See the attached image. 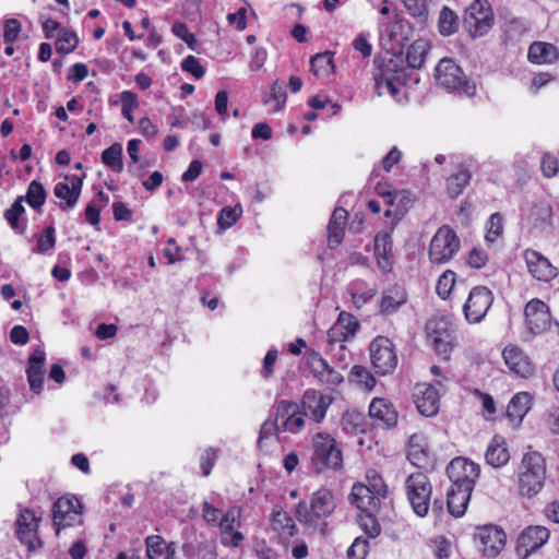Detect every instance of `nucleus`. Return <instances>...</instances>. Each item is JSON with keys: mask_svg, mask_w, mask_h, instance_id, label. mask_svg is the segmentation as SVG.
<instances>
[{"mask_svg": "<svg viewBox=\"0 0 559 559\" xmlns=\"http://www.w3.org/2000/svg\"><path fill=\"white\" fill-rule=\"evenodd\" d=\"M369 551V542L366 538L357 537L347 550L348 559H366Z\"/></svg>", "mask_w": 559, "mask_h": 559, "instance_id": "nucleus-54", "label": "nucleus"}, {"mask_svg": "<svg viewBox=\"0 0 559 559\" xmlns=\"http://www.w3.org/2000/svg\"><path fill=\"white\" fill-rule=\"evenodd\" d=\"M242 209L241 206L235 205L234 207H223L219 211L218 217H217V224L221 229H227L231 227L241 216Z\"/></svg>", "mask_w": 559, "mask_h": 559, "instance_id": "nucleus-42", "label": "nucleus"}, {"mask_svg": "<svg viewBox=\"0 0 559 559\" xmlns=\"http://www.w3.org/2000/svg\"><path fill=\"white\" fill-rule=\"evenodd\" d=\"M102 162L110 167L114 171L120 173L123 168L122 164V145L115 143L102 153Z\"/></svg>", "mask_w": 559, "mask_h": 559, "instance_id": "nucleus-39", "label": "nucleus"}, {"mask_svg": "<svg viewBox=\"0 0 559 559\" xmlns=\"http://www.w3.org/2000/svg\"><path fill=\"white\" fill-rule=\"evenodd\" d=\"M493 302V294L486 286H475L468 294L463 311L469 323H479Z\"/></svg>", "mask_w": 559, "mask_h": 559, "instance_id": "nucleus-11", "label": "nucleus"}, {"mask_svg": "<svg viewBox=\"0 0 559 559\" xmlns=\"http://www.w3.org/2000/svg\"><path fill=\"white\" fill-rule=\"evenodd\" d=\"M426 329L436 353L448 359L454 346L451 322L444 317H436L428 321Z\"/></svg>", "mask_w": 559, "mask_h": 559, "instance_id": "nucleus-10", "label": "nucleus"}, {"mask_svg": "<svg viewBox=\"0 0 559 559\" xmlns=\"http://www.w3.org/2000/svg\"><path fill=\"white\" fill-rule=\"evenodd\" d=\"M418 412L426 417L435 416L440 408V395L436 386L427 383L417 384L413 393Z\"/></svg>", "mask_w": 559, "mask_h": 559, "instance_id": "nucleus-14", "label": "nucleus"}, {"mask_svg": "<svg viewBox=\"0 0 559 559\" xmlns=\"http://www.w3.org/2000/svg\"><path fill=\"white\" fill-rule=\"evenodd\" d=\"M435 80L445 90L457 91L469 97L476 94L474 82L466 78L461 67L452 59L443 58L438 62L435 69Z\"/></svg>", "mask_w": 559, "mask_h": 559, "instance_id": "nucleus-3", "label": "nucleus"}, {"mask_svg": "<svg viewBox=\"0 0 559 559\" xmlns=\"http://www.w3.org/2000/svg\"><path fill=\"white\" fill-rule=\"evenodd\" d=\"M350 377L358 383L365 384L367 389H372L376 385V379L370 371L362 366L356 365L350 370Z\"/></svg>", "mask_w": 559, "mask_h": 559, "instance_id": "nucleus-51", "label": "nucleus"}, {"mask_svg": "<svg viewBox=\"0 0 559 559\" xmlns=\"http://www.w3.org/2000/svg\"><path fill=\"white\" fill-rule=\"evenodd\" d=\"M21 32V23L16 19H8L3 25V39L7 44L13 43Z\"/></svg>", "mask_w": 559, "mask_h": 559, "instance_id": "nucleus-60", "label": "nucleus"}, {"mask_svg": "<svg viewBox=\"0 0 559 559\" xmlns=\"http://www.w3.org/2000/svg\"><path fill=\"white\" fill-rule=\"evenodd\" d=\"M286 98L287 94L285 90V84L281 81H275L271 85L270 97H264L263 103L267 104L270 99L275 100L276 107L274 108V111H278L285 105Z\"/></svg>", "mask_w": 559, "mask_h": 559, "instance_id": "nucleus-48", "label": "nucleus"}, {"mask_svg": "<svg viewBox=\"0 0 559 559\" xmlns=\"http://www.w3.org/2000/svg\"><path fill=\"white\" fill-rule=\"evenodd\" d=\"M76 508H82L76 498L61 497L55 502L52 519L57 534L60 533V524H63L67 516Z\"/></svg>", "mask_w": 559, "mask_h": 559, "instance_id": "nucleus-31", "label": "nucleus"}, {"mask_svg": "<svg viewBox=\"0 0 559 559\" xmlns=\"http://www.w3.org/2000/svg\"><path fill=\"white\" fill-rule=\"evenodd\" d=\"M181 69L185 72L192 74L195 79L203 78L205 71L200 61L192 55L186 57L181 63Z\"/></svg>", "mask_w": 559, "mask_h": 559, "instance_id": "nucleus-58", "label": "nucleus"}, {"mask_svg": "<svg viewBox=\"0 0 559 559\" xmlns=\"http://www.w3.org/2000/svg\"><path fill=\"white\" fill-rule=\"evenodd\" d=\"M406 81L404 70H399L396 62L390 59L381 75L376 78V86L379 90V95H381V90L385 87L392 96H395L400 92L399 85H405Z\"/></svg>", "mask_w": 559, "mask_h": 559, "instance_id": "nucleus-17", "label": "nucleus"}, {"mask_svg": "<svg viewBox=\"0 0 559 559\" xmlns=\"http://www.w3.org/2000/svg\"><path fill=\"white\" fill-rule=\"evenodd\" d=\"M299 405L289 401H280L276 404V413L274 421L286 423L295 413H298Z\"/></svg>", "mask_w": 559, "mask_h": 559, "instance_id": "nucleus-47", "label": "nucleus"}, {"mask_svg": "<svg viewBox=\"0 0 559 559\" xmlns=\"http://www.w3.org/2000/svg\"><path fill=\"white\" fill-rule=\"evenodd\" d=\"M330 405V399L316 390L305 392L301 406L305 416H310L314 421H321L326 414Z\"/></svg>", "mask_w": 559, "mask_h": 559, "instance_id": "nucleus-18", "label": "nucleus"}, {"mask_svg": "<svg viewBox=\"0 0 559 559\" xmlns=\"http://www.w3.org/2000/svg\"><path fill=\"white\" fill-rule=\"evenodd\" d=\"M461 241L456 233L448 225H443L433 235L428 250L432 264L448 263L460 250Z\"/></svg>", "mask_w": 559, "mask_h": 559, "instance_id": "nucleus-5", "label": "nucleus"}, {"mask_svg": "<svg viewBox=\"0 0 559 559\" xmlns=\"http://www.w3.org/2000/svg\"><path fill=\"white\" fill-rule=\"evenodd\" d=\"M475 538L479 540L484 555L493 558L500 554L507 543V534L497 525H484L477 528Z\"/></svg>", "mask_w": 559, "mask_h": 559, "instance_id": "nucleus-13", "label": "nucleus"}, {"mask_svg": "<svg viewBox=\"0 0 559 559\" xmlns=\"http://www.w3.org/2000/svg\"><path fill=\"white\" fill-rule=\"evenodd\" d=\"M216 457H217V454H216V452L212 448L206 449L201 454L200 464H201L202 475L203 476H209L210 475V473H211V471H212V468L214 466Z\"/></svg>", "mask_w": 559, "mask_h": 559, "instance_id": "nucleus-64", "label": "nucleus"}, {"mask_svg": "<svg viewBox=\"0 0 559 559\" xmlns=\"http://www.w3.org/2000/svg\"><path fill=\"white\" fill-rule=\"evenodd\" d=\"M367 478L369 480V485H367L368 489L378 495L380 498L385 497L386 486L383 483L382 477L374 471H371L367 474Z\"/></svg>", "mask_w": 559, "mask_h": 559, "instance_id": "nucleus-61", "label": "nucleus"}, {"mask_svg": "<svg viewBox=\"0 0 559 559\" xmlns=\"http://www.w3.org/2000/svg\"><path fill=\"white\" fill-rule=\"evenodd\" d=\"M523 255L527 270L534 278L549 282L558 275V269L542 253L533 249H526Z\"/></svg>", "mask_w": 559, "mask_h": 559, "instance_id": "nucleus-15", "label": "nucleus"}, {"mask_svg": "<svg viewBox=\"0 0 559 559\" xmlns=\"http://www.w3.org/2000/svg\"><path fill=\"white\" fill-rule=\"evenodd\" d=\"M492 11L486 0H475L465 9L463 24L472 37H480L489 32L492 25Z\"/></svg>", "mask_w": 559, "mask_h": 559, "instance_id": "nucleus-8", "label": "nucleus"}, {"mask_svg": "<svg viewBox=\"0 0 559 559\" xmlns=\"http://www.w3.org/2000/svg\"><path fill=\"white\" fill-rule=\"evenodd\" d=\"M550 532L545 526H528L518 538L516 552L522 558H527L531 554L543 547L549 539Z\"/></svg>", "mask_w": 559, "mask_h": 559, "instance_id": "nucleus-12", "label": "nucleus"}, {"mask_svg": "<svg viewBox=\"0 0 559 559\" xmlns=\"http://www.w3.org/2000/svg\"><path fill=\"white\" fill-rule=\"evenodd\" d=\"M359 328L357 319L345 311L338 314L336 323L328 331L330 343L343 342L354 336Z\"/></svg>", "mask_w": 559, "mask_h": 559, "instance_id": "nucleus-21", "label": "nucleus"}, {"mask_svg": "<svg viewBox=\"0 0 559 559\" xmlns=\"http://www.w3.org/2000/svg\"><path fill=\"white\" fill-rule=\"evenodd\" d=\"M16 536L29 550H34L36 548L35 543L40 545V540L37 538V527L16 528Z\"/></svg>", "mask_w": 559, "mask_h": 559, "instance_id": "nucleus-55", "label": "nucleus"}, {"mask_svg": "<svg viewBox=\"0 0 559 559\" xmlns=\"http://www.w3.org/2000/svg\"><path fill=\"white\" fill-rule=\"evenodd\" d=\"M370 359L380 376L392 373L397 366V355L393 343L385 336H377L369 346Z\"/></svg>", "mask_w": 559, "mask_h": 559, "instance_id": "nucleus-9", "label": "nucleus"}, {"mask_svg": "<svg viewBox=\"0 0 559 559\" xmlns=\"http://www.w3.org/2000/svg\"><path fill=\"white\" fill-rule=\"evenodd\" d=\"M486 226V239L493 242L502 234V216L499 213L491 214Z\"/></svg>", "mask_w": 559, "mask_h": 559, "instance_id": "nucleus-52", "label": "nucleus"}, {"mask_svg": "<svg viewBox=\"0 0 559 559\" xmlns=\"http://www.w3.org/2000/svg\"><path fill=\"white\" fill-rule=\"evenodd\" d=\"M438 29L444 37L453 35L459 29V16L448 7H443L440 11Z\"/></svg>", "mask_w": 559, "mask_h": 559, "instance_id": "nucleus-36", "label": "nucleus"}, {"mask_svg": "<svg viewBox=\"0 0 559 559\" xmlns=\"http://www.w3.org/2000/svg\"><path fill=\"white\" fill-rule=\"evenodd\" d=\"M552 217L551 206L547 202H537L528 211L525 216L526 223L537 229L550 224Z\"/></svg>", "mask_w": 559, "mask_h": 559, "instance_id": "nucleus-28", "label": "nucleus"}, {"mask_svg": "<svg viewBox=\"0 0 559 559\" xmlns=\"http://www.w3.org/2000/svg\"><path fill=\"white\" fill-rule=\"evenodd\" d=\"M239 511L233 508L228 510L218 522L223 537L226 539L227 536H230V544L233 546H238L239 542L243 538L241 533L235 531L236 526L239 525L237 521Z\"/></svg>", "mask_w": 559, "mask_h": 559, "instance_id": "nucleus-30", "label": "nucleus"}, {"mask_svg": "<svg viewBox=\"0 0 559 559\" xmlns=\"http://www.w3.org/2000/svg\"><path fill=\"white\" fill-rule=\"evenodd\" d=\"M404 302L405 298L403 295H399L396 297L391 295H383L380 305L381 313L391 314L395 312Z\"/></svg>", "mask_w": 559, "mask_h": 559, "instance_id": "nucleus-56", "label": "nucleus"}, {"mask_svg": "<svg viewBox=\"0 0 559 559\" xmlns=\"http://www.w3.org/2000/svg\"><path fill=\"white\" fill-rule=\"evenodd\" d=\"M540 167L543 175L547 178H551L558 171V159L550 154H545L542 157Z\"/></svg>", "mask_w": 559, "mask_h": 559, "instance_id": "nucleus-63", "label": "nucleus"}, {"mask_svg": "<svg viewBox=\"0 0 559 559\" xmlns=\"http://www.w3.org/2000/svg\"><path fill=\"white\" fill-rule=\"evenodd\" d=\"M335 500L333 493L328 489H319L310 498V507L305 501L296 506V516L300 523L309 527H319L325 535L328 524L323 521L335 510Z\"/></svg>", "mask_w": 559, "mask_h": 559, "instance_id": "nucleus-1", "label": "nucleus"}, {"mask_svg": "<svg viewBox=\"0 0 559 559\" xmlns=\"http://www.w3.org/2000/svg\"><path fill=\"white\" fill-rule=\"evenodd\" d=\"M53 193L57 198L66 200V205L69 207H73L79 200V192L73 191L67 182H58Z\"/></svg>", "mask_w": 559, "mask_h": 559, "instance_id": "nucleus-49", "label": "nucleus"}, {"mask_svg": "<svg viewBox=\"0 0 559 559\" xmlns=\"http://www.w3.org/2000/svg\"><path fill=\"white\" fill-rule=\"evenodd\" d=\"M120 100L122 104V116L130 122H133V117L131 114L138 107V96L133 92L123 91L120 95Z\"/></svg>", "mask_w": 559, "mask_h": 559, "instance_id": "nucleus-50", "label": "nucleus"}, {"mask_svg": "<svg viewBox=\"0 0 559 559\" xmlns=\"http://www.w3.org/2000/svg\"><path fill=\"white\" fill-rule=\"evenodd\" d=\"M526 324L533 334H539L550 324V311L548 306L539 300L532 299L525 306Z\"/></svg>", "mask_w": 559, "mask_h": 559, "instance_id": "nucleus-16", "label": "nucleus"}, {"mask_svg": "<svg viewBox=\"0 0 559 559\" xmlns=\"http://www.w3.org/2000/svg\"><path fill=\"white\" fill-rule=\"evenodd\" d=\"M407 12L414 17L426 19L427 2L426 0H402Z\"/></svg>", "mask_w": 559, "mask_h": 559, "instance_id": "nucleus-59", "label": "nucleus"}, {"mask_svg": "<svg viewBox=\"0 0 559 559\" xmlns=\"http://www.w3.org/2000/svg\"><path fill=\"white\" fill-rule=\"evenodd\" d=\"M272 524L274 530L281 531L283 534L294 536V520L285 511H276L273 513Z\"/></svg>", "mask_w": 559, "mask_h": 559, "instance_id": "nucleus-44", "label": "nucleus"}, {"mask_svg": "<svg viewBox=\"0 0 559 559\" xmlns=\"http://www.w3.org/2000/svg\"><path fill=\"white\" fill-rule=\"evenodd\" d=\"M349 500L361 511L376 510L380 503V497L362 484L353 486Z\"/></svg>", "mask_w": 559, "mask_h": 559, "instance_id": "nucleus-25", "label": "nucleus"}, {"mask_svg": "<svg viewBox=\"0 0 559 559\" xmlns=\"http://www.w3.org/2000/svg\"><path fill=\"white\" fill-rule=\"evenodd\" d=\"M46 190L39 181L33 180L28 185L25 200L31 207L34 210L40 209L46 201Z\"/></svg>", "mask_w": 559, "mask_h": 559, "instance_id": "nucleus-40", "label": "nucleus"}, {"mask_svg": "<svg viewBox=\"0 0 559 559\" xmlns=\"http://www.w3.org/2000/svg\"><path fill=\"white\" fill-rule=\"evenodd\" d=\"M527 57L533 63H550L557 58V49L551 44L535 41L530 46Z\"/></svg>", "mask_w": 559, "mask_h": 559, "instance_id": "nucleus-32", "label": "nucleus"}, {"mask_svg": "<svg viewBox=\"0 0 559 559\" xmlns=\"http://www.w3.org/2000/svg\"><path fill=\"white\" fill-rule=\"evenodd\" d=\"M55 231V227L50 225L46 227L43 235H37V245L33 252L44 254L52 250L56 245Z\"/></svg>", "mask_w": 559, "mask_h": 559, "instance_id": "nucleus-43", "label": "nucleus"}, {"mask_svg": "<svg viewBox=\"0 0 559 559\" xmlns=\"http://www.w3.org/2000/svg\"><path fill=\"white\" fill-rule=\"evenodd\" d=\"M171 31L175 36L182 39L190 49L194 50V46L197 44L195 36L189 32L187 25L181 22H175L173 24Z\"/></svg>", "mask_w": 559, "mask_h": 559, "instance_id": "nucleus-57", "label": "nucleus"}, {"mask_svg": "<svg viewBox=\"0 0 559 559\" xmlns=\"http://www.w3.org/2000/svg\"><path fill=\"white\" fill-rule=\"evenodd\" d=\"M147 559H169L176 555V544L169 543L159 535H150L145 538Z\"/></svg>", "mask_w": 559, "mask_h": 559, "instance_id": "nucleus-24", "label": "nucleus"}, {"mask_svg": "<svg viewBox=\"0 0 559 559\" xmlns=\"http://www.w3.org/2000/svg\"><path fill=\"white\" fill-rule=\"evenodd\" d=\"M546 461L537 451H530L522 457L519 467V490L521 495L533 497L544 486L546 478Z\"/></svg>", "mask_w": 559, "mask_h": 559, "instance_id": "nucleus-2", "label": "nucleus"}, {"mask_svg": "<svg viewBox=\"0 0 559 559\" xmlns=\"http://www.w3.org/2000/svg\"><path fill=\"white\" fill-rule=\"evenodd\" d=\"M407 459L413 465L419 468H428L431 465L428 443L424 435L414 433L409 437L407 444Z\"/></svg>", "mask_w": 559, "mask_h": 559, "instance_id": "nucleus-19", "label": "nucleus"}, {"mask_svg": "<svg viewBox=\"0 0 559 559\" xmlns=\"http://www.w3.org/2000/svg\"><path fill=\"white\" fill-rule=\"evenodd\" d=\"M468 501L469 498L466 496L448 492V509L455 518L462 516L465 513Z\"/></svg>", "mask_w": 559, "mask_h": 559, "instance_id": "nucleus-45", "label": "nucleus"}, {"mask_svg": "<svg viewBox=\"0 0 559 559\" xmlns=\"http://www.w3.org/2000/svg\"><path fill=\"white\" fill-rule=\"evenodd\" d=\"M313 453L311 456L312 463L317 472L325 468H340L342 466L343 456L342 451L337 445L335 439L326 433H317L313 437Z\"/></svg>", "mask_w": 559, "mask_h": 559, "instance_id": "nucleus-6", "label": "nucleus"}, {"mask_svg": "<svg viewBox=\"0 0 559 559\" xmlns=\"http://www.w3.org/2000/svg\"><path fill=\"white\" fill-rule=\"evenodd\" d=\"M369 415L386 427H393L397 423V412L385 399H373L369 405Z\"/></svg>", "mask_w": 559, "mask_h": 559, "instance_id": "nucleus-23", "label": "nucleus"}, {"mask_svg": "<svg viewBox=\"0 0 559 559\" xmlns=\"http://www.w3.org/2000/svg\"><path fill=\"white\" fill-rule=\"evenodd\" d=\"M310 69L316 75H328L334 70L333 52L317 53L310 60Z\"/></svg>", "mask_w": 559, "mask_h": 559, "instance_id": "nucleus-37", "label": "nucleus"}, {"mask_svg": "<svg viewBox=\"0 0 559 559\" xmlns=\"http://www.w3.org/2000/svg\"><path fill=\"white\" fill-rule=\"evenodd\" d=\"M281 424L274 420H265L260 429L258 445L262 449L265 444V441L273 436H276L277 432H283L281 429Z\"/></svg>", "mask_w": 559, "mask_h": 559, "instance_id": "nucleus-53", "label": "nucleus"}, {"mask_svg": "<svg viewBox=\"0 0 559 559\" xmlns=\"http://www.w3.org/2000/svg\"><path fill=\"white\" fill-rule=\"evenodd\" d=\"M346 219V210L343 207H336L328 226V243L330 248H336L342 242Z\"/></svg>", "mask_w": 559, "mask_h": 559, "instance_id": "nucleus-26", "label": "nucleus"}, {"mask_svg": "<svg viewBox=\"0 0 559 559\" xmlns=\"http://www.w3.org/2000/svg\"><path fill=\"white\" fill-rule=\"evenodd\" d=\"M472 178L471 171L465 167H460L459 170L447 179V191L450 198H457Z\"/></svg>", "mask_w": 559, "mask_h": 559, "instance_id": "nucleus-35", "label": "nucleus"}, {"mask_svg": "<svg viewBox=\"0 0 559 559\" xmlns=\"http://www.w3.org/2000/svg\"><path fill=\"white\" fill-rule=\"evenodd\" d=\"M532 396L527 392L516 393L510 401L507 407V416L511 420L521 423L526 413L531 408Z\"/></svg>", "mask_w": 559, "mask_h": 559, "instance_id": "nucleus-29", "label": "nucleus"}, {"mask_svg": "<svg viewBox=\"0 0 559 559\" xmlns=\"http://www.w3.org/2000/svg\"><path fill=\"white\" fill-rule=\"evenodd\" d=\"M45 359V353L40 348H36L28 358L27 380L31 390L36 394L43 390Z\"/></svg>", "mask_w": 559, "mask_h": 559, "instance_id": "nucleus-22", "label": "nucleus"}, {"mask_svg": "<svg viewBox=\"0 0 559 559\" xmlns=\"http://www.w3.org/2000/svg\"><path fill=\"white\" fill-rule=\"evenodd\" d=\"M371 511L372 510L362 511V513L358 515V523L368 537L376 538L381 533V526Z\"/></svg>", "mask_w": 559, "mask_h": 559, "instance_id": "nucleus-41", "label": "nucleus"}, {"mask_svg": "<svg viewBox=\"0 0 559 559\" xmlns=\"http://www.w3.org/2000/svg\"><path fill=\"white\" fill-rule=\"evenodd\" d=\"M407 499L414 512L424 518L429 510L432 487L428 477L421 473H413L405 480Z\"/></svg>", "mask_w": 559, "mask_h": 559, "instance_id": "nucleus-7", "label": "nucleus"}, {"mask_svg": "<svg viewBox=\"0 0 559 559\" xmlns=\"http://www.w3.org/2000/svg\"><path fill=\"white\" fill-rule=\"evenodd\" d=\"M393 241L390 231H380L374 237V252L381 267L389 265V257L392 253Z\"/></svg>", "mask_w": 559, "mask_h": 559, "instance_id": "nucleus-34", "label": "nucleus"}, {"mask_svg": "<svg viewBox=\"0 0 559 559\" xmlns=\"http://www.w3.org/2000/svg\"><path fill=\"white\" fill-rule=\"evenodd\" d=\"M508 368L516 376L526 378L533 372V365L523 350L516 346H507L502 353Z\"/></svg>", "mask_w": 559, "mask_h": 559, "instance_id": "nucleus-20", "label": "nucleus"}, {"mask_svg": "<svg viewBox=\"0 0 559 559\" xmlns=\"http://www.w3.org/2000/svg\"><path fill=\"white\" fill-rule=\"evenodd\" d=\"M305 425L304 413L298 409L286 423L281 424V430L288 431L292 433L299 432Z\"/></svg>", "mask_w": 559, "mask_h": 559, "instance_id": "nucleus-62", "label": "nucleus"}, {"mask_svg": "<svg viewBox=\"0 0 559 559\" xmlns=\"http://www.w3.org/2000/svg\"><path fill=\"white\" fill-rule=\"evenodd\" d=\"M447 474L453 483L448 492L471 498L475 478L479 475V466L466 459L456 457L447 466Z\"/></svg>", "mask_w": 559, "mask_h": 559, "instance_id": "nucleus-4", "label": "nucleus"}, {"mask_svg": "<svg viewBox=\"0 0 559 559\" xmlns=\"http://www.w3.org/2000/svg\"><path fill=\"white\" fill-rule=\"evenodd\" d=\"M485 457L486 462L492 467H501L509 462L510 453L502 437L495 436L492 438L487 448Z\"/></svg>", "mask_w": 559, "mask_h": 559, "instance_id": "nucleus-27", "label": "nucleus"}, {"mask_svg": "<svg viewBox=\"0 0 559 559\" xmlns=\"http://www.w3.org/2000/svg\"><path fill=\"white\" fill-rule=\"evenodd\" d=\"M455 284V273L451 270H447L439 277L436 286V292L439 297L445 299L449 297L453 286Z\"/></svg>", "mask_w": 559, "mask_h": 559, "instance_id": "nucleus-46", "label": "nucleus"}, {"mask_svg": "<svg viewBox=\"0 0 559 559\" xmlns=\"http://www.w3.org/2000/svg\"><path fill=\"white\" fill-rule=\"evenodd\" d=\"M78 45L79 38L74 32L67 28H60V32L57 33L55 46L58 53H70L78 47Z\"/></svg>", "mask_w": 559, "mask_h": 559, "instance_id": "nucleus-38", "label": "nucleus"}, {"mask_svg": "<svg viewBox=\"0 0 559 559\" xmlns=\"http://www.w3.org/2000/svg\"><path fill=\"white\" fill-rule=\"evenodd\" d=\"M429 45L425 39L414 40L406 50V61L409 68L420 69L425 62Z\"/></svg>", "mask_w": 559, "mask_h": 559, "instance_id": "nucleus-33", "label": "nucleus"}]
</instances>
